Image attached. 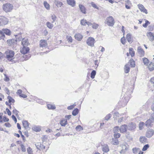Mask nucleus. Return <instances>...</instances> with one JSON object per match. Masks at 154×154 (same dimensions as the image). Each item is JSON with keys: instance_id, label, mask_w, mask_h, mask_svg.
<instances>
[{"instance_id": "f257e3e1", "label": "nucleus", "mask_w": 154, "mask_h": 154, "mask_svg": "<svg viewBox=\"0 0 154 154\" xmlns=\"http://www.w3.org/2000/svg\"><path fill=\"white\" fill-rule=\"evenodd\" d=\"M6 55L5 57L8 60L12 61L14 58V52L11 50H8L5 52Z\"/></svg>"}, {"instance_id": "f03ea898", "label": "nucleus", "mask_w": 154, "mask_h": 154, "mask_svg": "<svg viewBox=\"0 0 154 154\" xmlns=\"http://www.w3.org/2000/svg\"><path fill=\"white\" fill-rule=\"evenodd\" d=\"M3 9L6 13L11 12L13 9V5L10 3H6L3 5Z\"/></svg>"}, {"instance_id": "7ed1b4c3", "label": "nucleus", "mask_w": 154, "mask_h": 154, "mask_svg": "<svg viewBox=\"0 0 154 154\" xmlns=\"http://www.w3.org/2000/svg\"><path fill=\"white\" fill-rule=\"evenodd\" d=\"M105 23L109 26H113L115 23L113 17L112 16L108 17L105 20Z\"/></svg>"}, {"instance_id": "20e7f679", "label": "nucleus", "mask_w": 154, "mask_h": 154, "mask_svg": "<svg viewBox=\"0 0 154 154\" xmlns=\"http://www.w3.org/2000/svg\"><path fill=\"white\" fill-rule=\"evenodd\" d=\"M8 22L7 18L5 17L0 16V26H3L7 24Z\"/></svg>"}, {"instance_id": "39448f33", "label": "nucleus", "mask_w": 154, "mask_h": 154, "mask_svg": "<svg viewBox=\"0 0 154 154\" xmlns=\"http://www.w3.org/2000/svg\"><path fill=\"white\" fill-rule=\"evenodd\" d=\"M94 42L95 40L93 38L89 37L87 40L86 43L88 45L92 47L94 46Z\"/></svg>"}, {"instance_id": "423d86ee", "label": "nucleus", "mask_w": 154, "mask_h": 154, "mask_svg": "<svg viewBox=\"0 0 154 154\" xmlns=\"http://www.w3.org/2000/svg\"><path fill=\"white\" fill-rule=\"evenodd\" d=\"M154 131L152 129L147 130L146 133V136L148 138H151L154 134Z\"/></svg>"}, {"instance_id": "0eeeda50", "label": "nucleus", "mask_w": 154, "mask_h": 154, "mask_svg": "<svg viewBox=\"0 0 154 154\" xmlns=\"http://www.w3.org/2000/svg\"><path fill=\"white\" fill-rule=\"evenodd\" d=\"M42 144L41 143H37L35 144L37 148L39 150H43L45 149V146L44 145V141H43Z\"/></svg>"}, {"instance_id": "6e6552de", "label": "nucleus", "mask_w": 154, "mask_h": 154, "mask_svg": "<svg viewBox=\"0 0 154 154\" xmlns=\"http://www.w3.org/2000/svg\"><path fill=\"white\" fill-rule=\"evenodd\" d=\"M128 129L130 131L134 130L136 128V125L135 123L131 122L127 125Z\"/></svg>"}, {"instance_id": "1a4fd4ad", "label": "nucleus", "mask_w": 154, "mask_h": 154, "mask_svg": "<svg viewBox=\"0 0 154 154\" xmlns=\"http://www.w3.org/2000/svg\"><path fill=\"white\" fill-rule=\"evenodd\" d=\"M23 46V48L20 49V52L23 54L27 53L29 50V48L26 46Z\"/></svg>"}, {"instance_id": "9d476101", "label": "nucleus", "mask_w": 154, "mask_h": 154, "mask_svg": "<svg viewBox=\"0 0 154 154\" xmlns=\"http://www.w3.org/2000/svg\"><path fill=\"white\" fill-rule=\"evenodd\" d=\"M127 125H122L119 128L120 132L122 133L126 132L127 131Z\"/></svg>"}, {"instance_id": "9b49d317", "label": "nucleus", "mask_w": 154, "mask_h": 154, "mask_svg": "<svg viewBox=\"0 0 154 154\" xmlns=\"http://www.w3.org/2000/svg\"><path fill=\"white\" fill-rule=\"evenodd\" d=\"M137 51L140 57H143L144 56L145 53L144 51L140 47H138Z\"/></svg>"}, {"instance_id": "f8f14e48", "label": "nucleus", "mask_w": 154, "mask_h": 154, "mask_svg": "<svg viewBox=\"0 0 154 154\" xmlns=\"http://www.w3.org/2000/svg\"><path fill=\"white\" fill-rule=\"evenodd\" d=\"M154 122L149 118L145 123V125L147 127H151L153 125L152 123Z\"/></svg>"}, {"instance_id": "ddd939ff", "label": "nucleus", "mask_w": 154, "mask_h": 154, "mask_svg": "<svg viewBox=\"0 0 154 154\" xmlns=\"http://www.w3.org/2000/svg\"><path fill=\"white\" fill-rule=\"evenodd\" d=\"M138 6L139 9L141 12L144 13L146 14H147L148 13L147 10L145 8L143 5L140 4L138 5Z\"/></svg>"}, {"instance_id": "4468645a", "label": "nucleus", "mask_w": 154, "mask_h": 154, "mask_svg": "<svg viewBox=\"0 0 154 154\" xmlns=\"http://www.w3.org/2000/svg\"><path fill=\"white\" fill-rule=\"evenodd\" d=\"M21 44L23 46H27L29 44L28 39L25 38L23 39L21 41Z\"/></svg>"}, {"instance_id": "2eb2a0df", "label": "nucleus", "mask_w": 154, "mask_h": 154, "mask_svg": "<svg viewBox=\"0 0 154 154\" xmlns=\"http://www.w3.org/2000/svg\"><path fill=\"white\" fill-rule=\"evenodd\" d=\"M48 45L47 41L45 40H41L40 42V47H46Z\"/></svg>"}, {"instance_id": "dca6fc26", "label": "nucleus", "mask_w": 154, "mask_h": 154, "mask_svg": "<svg viewBox=\"0 0 154 154\" xmlns=\"http://www.w3.org/2000/svg\"><path fill=\"white\" fill-rule=\"evenodd\" d=\"M102 150L104 152L107 153L109 151L108 146L106 144L102 145Z\"/></svg>"}, {"instance_id": "f3484780", "label": "nucleus", "mask_w": 154, "mask_h": 154, "mask_svg": "<svg viewBox=\"0 0 154 154\" xmlns=\"http://www.w3.org/2000/svg\"><path fill=\"white\" fill-rule=\"evenodd\" d=\"M147 35L148 37L149 40L151 41H152L154 40V35L151 32H148Z\"/></svg>"}, {"instance_id": "a211bd4d", "label": "nucleus", "mask_w": 154, "mask_h": 154, "mask_svg": "<svg viewBox=\"0 0 154 154\" xmlns=\"http://www.w3.org/2000/svg\"><path fill=\"white\" fill-rule=\"evenodd\" d=\"M67 4L72 7H74L75 5V2L74 0H67Z\"/></svg>"}, {"instance_id": "6ab92c4d", "label": "nucleus", "mask_w": 154, "mask_h": 154, "mask_svg": "<svg viewBox=\"0 0 154 154\" xmlns=\"http://www.w3.org/2000/svg\"><path fill=\"white\" fill-rule=\"evenodd\" d=\"M139 140L141 143H144L147 142V139L144 136H141L139 138Z\"/></svg>"}, {"instance_id": "aec40b11", "label": "nucleus", "mask_w": 154, "mask_h": 154, "mask_svg": "<svg viewBox=\"0 0 154 154\" xmlns=\"http://www.w3.org/2000/svg\"><path fill=\"white\" fill-rule=\"evenodd\" d=\"M126 39L128 42L131 43L133 42V38L131 37V35L129 33L126 35Z\"/></svg>"}, {"instance_id": "412c9836", "label": "nucleus", "mask_w": 154, "mask_h": 154, "mask_svg": "<svg viewBox=\"0 0 154 154\" xmlns=\"http://www.w3.org/2000/svg\"><path fill=\"white\" fill-rule=\"evenodd\" d=\"M74 37L78 41H81L83 37L79 33L76 34Z\"/></svg>"}, {"instance_id": "4be33fe9", "label": "nucleus", "mask_w": 154, "mask_h": 154, "mask_svg": "<svg viewBox=\"0 0 154 154\" xmlns=\"http://www.w3.org/2000/svg\"><path fill=\"white\" fill-rule=\"evenodd\" d=\"M1 31L4 34L5 33L6 34L8 35H10L11 34L10 30L7 29H3Z\"/></svg>"}, {"instance_id": "5701e85b", "label": "nucleus", "mask_w": 154, "mask_h": 154, "mask_svg": "<svg viewBox=\"0 0 154 154\" xmlns=\"http://www.w3.org/2000/svg\"><path fill=\"white\" fill-rule=\"evenodd\" d=\"M79 6L81 11L84 14H86L85 8V7L81 5H79Z\"/></svg>"}, {"instance_id": "b1692460", "label": "nucleus", "mask_w": 154, "mask_h": 154, "mask_svg": "<svg viewBox=\"0 0 154 154\" xmlns=\"http://www.w3.org/2000/svg\"><path fill=\"white\" fill-rule=\"evenodd\" d=\"M54 3L57 7H61L63 5V3L62 2L57 0H55Z\"/></svg>"}, {"instance_id": "393cba45", "label": "nucleus", "mask_w": 154, "mask_h": 154, "mask_svg": "<svg viewBox=\"0 0 154 154\" xmlns=\"http://www.w3.org/2000/svg\"><path fill=\"white\" fill-rule=\"evenodd\" d=\"M112 143L114 145H117L119 144L118 140L116 138L112 139L111 141Z\"/></svg>"}, {"instance_id": "a878e982", "label": "nucleus", "mask_w": 154, "mask_h": 154, "mask_svg": "<svg viewBox=\"0 0 154 154\" xmlns=\"http://www.w3.org/2000/svg\"><path fill=\"white\" fill-rule=\"evenodd\" d=\"M60 124L62 126H65L67 124L66 119H63L60 122Z\"/></svg>"}, {"instance_id": "bb28decb", "label": "nucleus", "mask_w": 154, "mask_h": 154, "mask_svg": "<svg viewBox=\"0 0 154 154\" xmlns=\"http://www.w3.org/2000/svg\"><path fill=\"white\" fill-rule=\"evenodd\" d=\"M130 67L129 65L128 64H126L125 66V73H128L130 71Z\"/></svg>"}, {"instance_id": "cd10ccee", "label": "nucleus", "mask_w": 154, "mask_h": 154, "mask_svg": "<svg viewBox=\"0 0 154 154\" xmlns=\"http://www.w3.org/2000/svg\"><path fill=\"white\" fill-rule=\"evenodd\" d=\"M149 70L150 71H153L154 70V63L151 62L148 66Z\"/></svg>"}, {"instance_id": "c85d7f7f", "label": "nucleus", "mask_w": 154, "mask_h": 154, "mask_svg": "<svg viewBox=\"0 0 154 154\" xmlns=\"http://www.w3.org/2000/svg\"><path fill=\"white\" fill-rule=\"evenodd\" d=\"M23 124L24 127L27 129L29 128V123L27 121H23Z\"/></svg>"}, {"instance_id": "c756f323", "label": "nucleus", "mask_w": 154, "mask_h": 154, "mask_svg": "<svg viewBox=\"0 0 154 154\" xmlns=\"http://www.w3.org/2000/svg\"><path fill=\"white\" fill-rule=\"evenodd\" d=\"M7 42L8 43L9 45H11L12 44L14 43L16 41L14 39H11V40H8Z\"/></svg>"}, {"instance_id": "7c9ffc66", "label": "nucleus", "mask_w": 154, "mask_h": 154, "mask_svg": "<svg viewBox=\"0 0 154 154\" xmlns=\"http://www.w3.org/2000/svg\"><path fill=\"white\" fill-rule=\"evenodd\" d=\"M44 5L45 8L47 10H49L50 8V5L46 1L44 2Z\"/></svg>"}, {"instance_id": "2f4dec72", "label": "nucleus", "mask_w": 154, "mask_h": 154, "mask_svg": "<svg viewBox=\"0 0 154 154\" xmlns=\"http://www.w3.org/2000/svg\"><path fill=\"white\" fill-rule=\"evenodd\" d=\"M129 54H130L131 57H133L134 55V51H133V49L132 48H130L129 49Z\"/></svg>"}, {"instance_id": "473e14b6", "label": "nucleus", "mask_w": 154, "mask_h": 154, "mask_svg": "<svg viewBox=\"0 0 154 154\" xmlns=\"http://www.w3.org/2000/svg\"><path fill=\"white\" fill-rule=\"evenodd\" d=\"M47 107L49 109H54L56 107L55 105H52L50 104H48L47 105Z\"/></svg>"}, {"instance_id": "72a5a7b5", "label": "nucleus", "mask_w": 154, "mask_h": 154, "mask_svg": "<svg viewBox=\"0 0 154 154\" xmlns=\"http://www.w3.org/2000/svg\"><path fill=\"white\" fill-rule=\"evenodd\" d=\"M32 129L36 132L39 131L41 130V128L38 126H35L32 128Z\"/></svg>"}, {"instance_id": "f704fd0d", "label": "nucleus", "mask_w": 154, "mask_h": 154, "mask_svg": "<svg viewBox=\"0 0 154 154\" xmlns=\"http://www.w3.org/2000/svg\"><path fill=\"white\" fill-rule=\"evenodd\" d=\"M5 37V34L3 33V32L1 30H0V40H4Z\"/></svg>"}, {"instance_id": "c9c22d12", "label": "nucleus", "mask_w": 154, "mask_h": 154, "mask_svg": "<svg viewBox=\"0 0 154 154\" xmlns=\"http://www.w3.org/2000/svg\"><path fill=\"white\" fill-rule=\"evenodd\" d=\"M16 41H20L22 39V38L21 35H18L16 36Z\"/></svg>"}, {"instance_id": "e433bc0d", "label": "nucleus", "mask_w": 154, "mask_h": 154, "mask_svg": "<svg viewBox=\"0 0 154 154\" xmlns=\"http://www.w3.org/2000/svg\"><path fill=\"white\" fill-rule=\"evenodd\" d=\"M79 110L78 109H75L72 112V114L74 116L76 115L78 113Z\"/></svg>"}, {"instance_id": "4c0bfd02", "label": "nucleus", "mask_w": 154, "mask_h": 154, "mask_svg": "<svg viewBox=\"0 0 154 154\" xmlns=\"http://www.w3.org/2000/svg\"><path fill=\"white\" fill-rule=\"evenodd\" d=\"M46 25L47 26V27L50 29H52L53 27V24H51V23L49 22H47Z\"/></svg>"}, {"instance_id": "58836bf2", "label": "nucleus", "mask_w": 154, "mask_h": 154, "mask_svg": "<svg viewBox=\"0 0 154 154\" xmlns=\"http://www.w3.org/2000/svg\"><path fill=\"white\" fill-rule=\"evenodd\" d=\"M96 74V72L94 70H93L91 73V77L92 79L94 78L95 75Z\"/></svg>"}, {"instance_id": "ea45409f", "label": "nucleus", "mask_w": 154, "mask_h": 154, "mask_svg": "<svg viewBox=\"0 0 154 154\" xmlns=\"http://www.w3.org/2000/svg\"><path fill=\"white\" fill-rule=\"evenodd\" d=\"M139 150L140 149L139 148H134L132 149L133 152L135 154L137 153Z\"/></svg>"}, {"instance_id": "a19ab883", "label": "nucleus", "mask_w": 154, "mask_h": 154, "mask_svg": "<svg viewBox=\"0 0 154 154\" xmlns=\"http://www.w3.org/2000/svg\"><path fill=\"white\" fill-rule=\"evenodd\" d=\"M143 62L144 64L147 65L149 63V60L147 58H144L143 59Z\"/></svg>"}, {"instance_id": "79ce46f5", "label": "nucleus", "mask_w": 154, "mask_h": 154, "mask_svg": "<svg viewBox=\"0 0 154 154\" xmlns=\"http://www.w3.org/2000/svg\"><path fill=\"white\" fill-rule=\"evenodd\" d=\"M149 145L148 144H146L144 146L142 150L143 151H145L149 147Z\"/></svg>"}, {"instance_id": "37998d69", "label": "nucleus", "mask_w": 154, "mask_h": 154, "mask_svg": "<svg viewBox=\"0 0 154 154\" xmlns=\"http://www.w3.org/2000/svg\"><path fill=\"white\" fill-rule=\"evenodd\" d=\"M119 126H116L115 127H114L113 131H114V133H116L117 132L119 131Z\"/></svg>"}, {"instance_id": "c03bdc74", "label": "nucleus", "mask_w": 154, "mask_h": 154, "mask_svg": "<svg viewBox=\"0 0 154 154\" xmlns=\"http://www.w3.org/2000/svg\"><path fill=\"white\" fill-rule=\"evenodd\" d=\"M66 38L69 42L71 43L72 42V39L71 36H67L66 37Z\"/></svg>"}, {"instance_id": "a18cd8bd", "label": "nucleus", "mask_w": 154, "mask_h": 154, "mask_svg": "<svg viewBox=\"0 0 154 154\" xmlns=\"http://www.w3.org/2000/svg\"><path fill=\"white\" fill-rule=\"evenodd\" d=\"M75 129L77 131H79L83 130V128L81 125H79L76 127Z\"/></svg>"}, {"instance_id": "49530a36", "label": "nucleus", "mask_w": 154, "mask_h": 154, "mask_svg": "<svg viewBox=\"0 0 154 154\" xmlns=\"http://www.w3.org/2000/svg\"><path fill=\"white\" fill-rule=\"evenodd\" d=\"M8 102L9 103H10L12 102V103H14V99H12V97L10 96H8Z\"/></svg>"}, {"instance_id": "de8ad7c7", "label": "nucleus", "mask_w": 154, "mask_h": 154, "mask_svg": "<svg viewBox=\"0 0 154 154\" xmlns=\"http://www.w3.org/2000/svg\"><path fill=\"white\" fill-rule=\"evenodd\" d=\"M144 123L142 122H140L139 124V128L140 130H141L142 129L143 126L144 125Z\"/></svg>"}, {"instance_id": "09e8293b", "label": "nucleus", "mask_w": 154, "mask_h": 154, "mask_svg": "<svg viewBox=\"0 0 154 154\" xmlns=\"http://www.w3.org/2000/svg\"><path fill=\"white\" fill-rule=\"evenodd\" d=\"M27 152L28 154H32V149L29 147L27 149Z\"/></svg>"}, {"instance_id": "8fccbe9b", "label": "nucleus", "mask_w": 154, "mask_h": 154, "mask_svg": "<svg viewBox=\"0 0 154 154\" xmlns=\"http://www.w3.org/2000/svg\"><path fill=\"white\" fill-rule=\"evenodd\" d=\"M150 24L149 22L147 20H146L145 21V23L143 24V26L145 28L147 26Z\"/></svg>"}, {"instance_id": "3c124183", "label": "nucleus", "mask_w": 154, "mask_h": 154, "mask_svg": "<svg viewBox=\"0 0 154 154\" xmlns=\"http://www.w3.org/2000/svg\"><path fill=\"white\" fill-rule=\"evenodd\" d=\"M84 22H85V23H86V24H87L88 26L92 25V24L91 23L87 21L86 20H83L82 21V23Z\"/></svg>"}, {"instance_id": "603ef678", "label": "nucleus", "mask_w": 154, "mask_h": 154, "mask_svg": "<svg viewBox=\"0 0 154 154\" xmlns=\"http://www.w3.org/2000/svg\"><path fill=\"white\" fill-rule=\"evenodd\" d=\"M98 26L97 24L94 23L92 24V27L93 29H97L98 28Z\"/></svg>"}, {"instance_id": "864d4df0", "label": "nucleus", "mask_w": 154, "mask_h": 154, "mask_svg": "<svg viewBox=\"0 0 154 154\" xmlns=\"http://www.w3.org/2000/svg\"><path fill=\"white\" fill-rule=\"evenodd\" d=\"M114 136L115 138L117 139L120 137V134L119 133H115L114 134Z\"/></svg>"}, {"instance_id": "5fc2aeb1", "label": "nucleus", "mask_w": 154, "mask_h": 154, "mask_svg": "<svg viewBox=\"0 0 154 154\" xmlns=\"http://www.w3.org/2000/svg\"><path fill=\"white\" fill-rule=\"evenodd\" d=\"M130 63L132 67H134L135 66V62L133 60H130Z\"/></svg>"}, {"instance_id": "6e6d98bb", "label": "nucleus", "mask_w": 154, "mask_h": 154, "mask_svg": "<svg viewBox=\"0 0 154 154\" xmlns=\"http://www.w3.org/2000/svg\"><path fill=\"white\" fill-rule=\"evenodd\" d=\"M111 115L110 114H109L107 115L104 118V119L105 120H109L110 118H111Z\"/></svg>"}, {"instance_id": "4d7b16f0", "label": "nucleus", "mask_w": 154, "mask_h": 154, "mask_svg": "<svg viewBox=\"0 0 154 154\" xmlns=\"http://www.w3.org/2000/svg\"><path fill=\"white\" fill-rule=\"evenodd\" d=\"M21 149L23 152L26 151V149L24 146L23 144H21Z\"/></svg>"}, {"instance_id": "13d9d810", "label": "nucleus", "mask_w": 154, "mask_h": 154, "mask_svg": "<svg viewBox=\"0 0 154 154\" xmlns=\"http://www.w3.org/2000/svg\"><path fill=\"white\" fill-rule=\"evenodd\" d=\"M75 106V104H73L72 105H71L67 107V109L68 110H71Z\"/></svg>"}, {"instance_id": "bf43d9fd", "label": "nucleus", "mask_w": 154, "mask_h": 154, "mask_svg": "<svg viewBox=\"0 0 154 154\" xmlns=\"http://www.w3.org/2000/svg\"><path fill=\"white\" fill-rule=\"evenodd\" d=\"M91 4L92 6L94 8L97 9H99L98 8V7H97V5L95 4L94 3V2H91Z\"/></svg>"}, {"instance_id": "052dcab7", "label": "nucleus", "mask_w": 154, "mask_h": 154, "mask_svg": "<svg viewBox=\"0 0 154 154\" xmlns=\"http://www.w3.org/2000/svg\"><path fill=\"white\" fill-rule=\"evenodd\" d=\"M121 43L123 45L125 44V42H126V40L125 39L124 37L122 38L121 39Z\"/></svg>"}, {"instance_id": "680f3d73", "label": "nucleus", "mask_w": 154, "mask_h": 154, "mask_svg": "<svg viewBox=\"0 0 154 154\" xmlns=\"http://www.w3.org/2000/svg\"><path fill=\"white\" fill-rule=\"evenodd\" d=\"M51 18L52 20H53V21L52 22V23H53L56 20L57 17L54 14L52 15Z\"/></svg>"}, {"instance_id": "e2e57ef3", "label": "nucleus", "mask_w": 154, "mask_h": 154, "mask_svg": "<svg viewBox=\"0 0 154 154\" xmlns=\"http://www.w3.org/2000/svg\"><path fill=\"white\" fill-rule=\"evenodd\" d=\"M123 145L122 147V149H125V150H127L128 149V145Z\"/></svg>"}, {"instance_id": "0e129e2a", "label": "nucleus", "mask_w": 154, "mask_h": 154, "mask_svg": "<svg viewBox=\"0 0 154 154\" xmlns=\"http://www.w3.org/2000/svg\"><path fill=\"white\" fill-rule=\"evenodd\" d=\"M150 82L154 86V77H152L150 79Z\"/></svg>"}, {"instance_id": "69168bd1", "label": "nucleus", "mask_w": 154, "mask_h": 154, "mask_svg": "<svg viewBox=\"0 0 154 154\" xmlns=\"http://www.w3.org/2000/svg\"><path fill=\"white\" fill-rule=\"evenodd\" d=\"M125 5H131V3L129 0H125Z\"/></svg>"}, {"instance_id": "338daca9", "label": "nucleus", "mask_w": 154, "mask_h": 154, "mask_svg": "<svg viewBox=\"0 0 154 154\" xmlns=\"http://www.w3.org/2000/svg\"><path fill=\"white\" fill-rule=\"evenodd\" d=\"M13 112L14 114L16 115H17L18 114V112L17 111V110L15 109H14L13 111Z\"/></svg>"}, {"instance_id": "774afa93", "label": "nucleus", "mask_w": 154, "mask_h": 154, "mask_svg": "<svg viewBox=\"0 0 154 154\" xmlns=\"http://www.w3.org/2000/svg\"><path fill=\"white\" fill-rule=\"evenodd\" d=\"M150 118L154 122V113H153L151 114Z\"/></svg>"}]
</instances>
